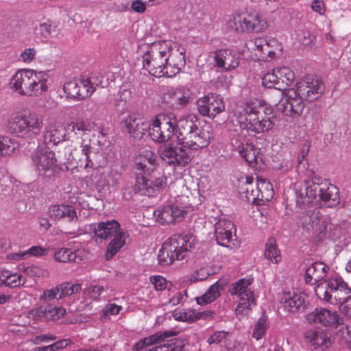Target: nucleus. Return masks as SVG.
<instances>
[{"label":"nucleus","instance_id":"1","mask_svg":"<svg viewBox=\"0 0 351 351\" xmlns=\"http://www.w3.org/2000/svg\"><path fill=\"white\" fill-rule=\"evenodd\" d=\"M324 90L322 82L308 75L298 82L296 88L288 89L278 105V110L286 117H298L304 108V100L313 101L319 98Z\"/></svg>","mask_w":351,"mask_h":351},{"label":"nucleus","instance_id":"2","mask_svg":"<svg viewBox=\"0 0 351 351\" xmlns=\"http://www.w3.org/2000/svg\"><path fill=\"white\" fill-rule=\"evenodd\" d=\"M236 116L243 136L264 133L274 125L272 109L261 104L247 102L238 108Z\"/></svg>","mask_w":351,"mask_h":351},{"label":"nucleus","instance_id":"3","mask_svg":"<svg viewBox=\"0 0 351 351\" xmlns=\"http://www.w3.org/2000/svg\"><path fill=\"white\" fill-rule=\"evenodd\" d=\"M212 126L208 123L200 125L198 117L193 114L181 117L177 123V139L179 144L191 149L206 147L213 138Z\"/></svg>","mask_w":351,"mask_h":351},{"label":"nucleus","instance_id":"4","mask_svg":"<svg viewBox=\"0 0 351 351\" xmlns=\"http://www.w3.org/2000/svg\"><path fill=\"white\" fill-rule=\"evenodd\" d=\"M49 75L31 69L18 70L11 77L10 88L21 96L39 97L49 89Z\"/></svg>","mask_w":351,"mask_h":351},{"label":"nucleus","instance_id":"5","mask_svg":"<svg viewBox=\"0 0 351 351\" xmlns=\"http://www.w3.org/2000/svg\"><path fill=\"white\" fill-rule=\"evenodd\" d=\"M317 297L332 305H340L351 317V288L341 278H332L319 283L315 288Z\"/></svg>","mask_w":351,"mask_h":351},{"label":"nucleus","instance_id":"6","mask_svg":"<svg viewBox=\"0 0 351 351\" xmlns=\"http://www.w3.org/2000/svg\"><path fill=\"white\" fill-rule=\"evenodd\" d=\"M195 238L188 234H175L166 239L158 254V263L162 266L172 265L176 261L184 260L195 247Z\"/></svg>","mask_w":351,"mask_h":351},{"label":"nucleus","instance_id":"7","mask_svg":"<svg viewBox=\"0 0 351 351\" xmlns=\"http://www.w3.org/2000/svg\"><path fill=\"white\" fill-rule=\"evenodd\" d=\"M43 128L42 117L31 112H16L10 115L7 122L8 131L23 139L31 140L37 137Z\"/></svg>","mask_w":351,"mask_h":351},{"label":"nucleus","instance_id":"8","mask_svg":"<svg viewBox=\"0 0 351 351\" xmlns=\"http://www.w3.org/2000/svg\"><path fill=\"white\" fill-rule=\"evenodd\" d=\"M67 132H73V137L75 139L81 140V152L84 156V168H93L94 164L90 158L92 146L90 143L91 137L97 134H102L99 125L90 119L77 118L71 120V123L66 128Z\"/></svg>","mask_w":351,"mask_h":351},{"label":"nucleus","instance_id":"9","mask_svg":"<svg viewBox=\"0 0 351 351\" xmlns=\"http://www.w3.org/2000/svg\"><path fill=\"white\" fill-rule=\"evenodd\" d=\"M168 49L169 41L166 40L156 41L147 45L142 55L143 69L156 77H167Z\"/></svg>","mask_w":351,"mask_h":351},{"label":"nucleus","instance_id":"10","mask_svg":"<svg viewBox=\"0 0 351 351\" xmlns=\"http://www.w3.org/2000/svg\"><path fill=\"white\" fill-rule=\"evenodd\" d=\"M104 77L99 73L80 75L67 80L63 91L68 98L82 101L91 97L97 88L103 87Z\"/></svg>","mask_w":351,"mask_h":351},{"label":"nucleus","instance_id":"11","mask_svg":"<svg viewBox=\"0 0 351 351\" xmlns=\"http://www.w3.org/2000/svg\"><path fill=\"white\" fill-rule=\"evenodd\" d=\"M230 27L237 34H261L267 29L268 22L258 12L241 11L232 15Z\"/></svg>","mask_w":351,"mask_h":351},{"label":"nucleus","instance_id":"12","mask_svg":"<svg viewBox=\"0 0 351 351\" xmlns=\"http://www.w3.org/2000/svg\"><path fill=\"white\" fill-rule=\"evenodd\" d=\"M339 189L326 180L313 178L306 183V195L309 202L317 196L322 205L326 207H335L339 203Z\"/></svg>","mask_w":351,"mask_h":351},{"label":"nucleus","instance_id":"13","mask_svg":"<svg viewBox=\"0 0 351 351\" xmlns=\"http://www.w3.org/2000/svg\"><path fill=\"white\" fill-rule=\"evenodd\" d=\"M167 186V178L161 173L146 176L138 174L130 189L134 194L156 197Z\"/></svg>","mask_w":351,"mask_h":351},{"label":"nucleus","instance_id":"14","mask_svg":"<svg viewBox=\"0 0 351 351\" xmlns=\"http://www.w3.org/2000/svg\"><path fill=\"white\" fill-rule=\"evenodd\" d=\"M177 123L178 121L173 114H158L148 124L149 135L155 142H167L173 136Z\"/></svg>","mask_w":351,"mask_h":351},{"label":"nucleus","instance_id":"15","mask_svg":"<svg viewBox=\"0 0 351 351\" xmlns=\"http://www.w3.org/2000/svg\"><path fill=\"white\" fill-rule=\"evenodd\" d=\"M32 161L40 176L50 178L54 176L57 168L55 152L47 147H37L32 154Z\"/></svg>","mask_w":351,"mask_h":351},{"label":"nucleus","instance_id":"16","mask_svg":"<svg viewBox=\"0 0 351 351\" xmlns=\"http://www.w3.org/2000/svg\"><path fill=\"white\" fill-rule=\"evenodd\" d=\"M178 332L173 330L160 331L156 332L149 337L141 339L135 346L136 351H182V346H176L174 344H169L166 346L165 343L155 346L152 348H148L149 346L154 344H161L165 343V341L171 337L176 336Z\"/></svg>","mask_w":351,"mask_h":351},{"label":"nucleus","instance_id":"17","mask_svg":"<svg viewBox=\"0 0 351 351\" xmlns=\"http://www.w3.org/2000/svg\"><path fill=\"white\" fill-rule=\"evenodd\" d=\"M71 121L64 126L58 121H50L45 127L43 131L44 142L46 145H57L60 142L68 141L73 137L72 132H67L66 128Z\"/></svg>","mask_w":351,"mask_h":351},{"label":"nucleus","instance_id":"18","mask_svg":"<svg viewBox=\"0 0 351 351\" xmlns=\"http://www.w3.org/2000/svg\"><path fill=\"white\" fill-rule=\"evenodd\" d=\"M167 77H171L178 73L186 64L185 49L178 43L169 42L167 53Z\"/></svg>","mask_w":351,"mask_h":351},{"label":"nucleus","instance_id":"19","mask_svg":"<svg viewBox=\"0 0 351 351\" xmlns=\"http://www.w3.org/2000/svg\"><path fill=\"white\" fill-rule=\"evenodd\" d=\"M252 47L254 55L260 60L267 61L276 57L277 51L280 50V45L275 38L258 37L252 40Z\"/></svg>","mask_w":351,"mask_h":351},{"label":"nucleus","instance_id":"20","mask_svg":"<svg viewBox=\"0 0 351 351\" xmlns=\"http://www.w3.org/2000/svg\"><path fill=\"white\" fill-rule=\"evenodd\" d=\"M197 107L200 114L213 119L225 110L223 98L217 94H208L197 101Z\"/></svg>","mask_w":351,"mask_h":351},{"label":"nucleus","instance_id":"21","mask_svg":"<svg viewBox=\"0 0 351 351\" xmlns=\"http://www.w3.org/2000/svg\"><path fill=\"white\" fill-rule=\"evenodd\" d=\"M213 53L215 66L223 71H232L239 65L240 56L233 49H217Z\"/></svg>","mask_w":351,"mask_h":351},{"label":"nucleus","instance_id":"22","mask_svg":"<svg viewBox=\"0 0 351 351\" xmlns=\"http://www.w3.org/2000/svg\"><path fill=\"white\" fill-rule=\"evenodd\" d=\"M160 158L174 167H185L191 158L185 149L182 147L171 145H163L158 149Z\"/></svg>","mask_w":351,"mask_h":351},{"label":"nucleus","instance_id":"23","mask_svg":"<svg viewBox=\"0 0 351 351\" xmlns=\"http://www.w3.org/2000/svg\"><path fill=\"white\" fill-rule=\"evenodd\" d=\"M191 100V92L185 86H178L165 92L162 97V103L171 108L186 106Z\"/></svg>","mask_w":351,"mask_h":351},{"label":"nucleus","instance_id":"24","mask_svg":"<svg viewBox=\"0 0 351 351\" xmlns=\"http://www.w3.org/2000/svg\"><path fill=\"white\" fill-rule=\"evenodd\" d=\"M186 211L178 205L169 204L159 207L154 211L153 215L156 223L166 226L180 221Z\"/></svg>","mask_w":351,"mask_h":351},{"label":"nucleus","instance_id":"25","mask_svg":"<svg viewBox=\"0 0 351 351\" xmlns=\"http://www.w3.org/2000/svg\"><path fill=\"white\" fill-rule=\"evenodd\" d=\"M307 319L309 323L335 328L342 324L337 311H331L325 308H315L308 315Z\"/></svg>","mask_w":351,"mask_h":351},{"label":"nucleus","instance_id":"26","mask_svg":"<svg viewBox=\"0 0 351 351\" xmlns=\"http://www.w3.org/2000/svg\"><path fill=\"white\" fill-rule=\"evenodd\" d=\"M233 232H235L234 223L225 219H219L215 223V239L217 243L226 247H232L234 244Z\"/></svg>","mask_w":351,"mask_h":351},{"label":"nucleus","instance_id":"27","mask_svg":"<svg viewBox=\"0 0 351 351\" xmlns=\"http://www.w3.org/2000/svg\"><path fill=\"white\" fill-rule=\"evenodd\" d=\"M237 151L252 168L255 170H260L263 168V155L260 149L252 144L241 143L237 147Z\"/></svg>","mask_w":351,"mask_h":351},{"label":"nucleus","instance_id":"28","mask_svg":"<svg viewBox=\"0 0 351 351\" xmlns=\"http://www.w3.org/2000/svg\"><path fill=\"white\" fill-rule=\"evenodd\" d=\"M48 215L53 221L65 220L68 222H73L78 219L75 208L71 205L66 204L49 206L48 208Z\"/></svg>","mask_w":351,"mask_h":351},{"label":"nucleus","instance_id":"29","mask_svg":"<svg viewBox=\"0 0 351 351\" xmlns=\"http://www.w3.org/2000/svg\"><path fill=\"white\" fill-rule=\"evenodd\" d=\"M127 132L134 138H140L148 128V123L136 112H130L123 121Z\"/></svg>","mask_w":351,"mask_h":351},{"label":"nucleus","instance_id":"30","mask_svg":"<svg viewBox=\"0 0 351 351\" xmlns=\"http://www.w3.org/2000/svg\"><path fill=\"white\" fill-rule=\"evenodd\" d=\"M136 168L145 173L152 171L156 167V156L149 147L142 149L135 160Z\"/></svg>","mask_w":351,"mask_h":351},{"label":"nucleus","instance_id":"31","mask_svg":"<svg viewBox=\"0 0 351 351\" xmlns=\"http://www.w3.org/2000/svg\"><path fill=\"white\" fill-rule=\"evenodd\" d=\"M273 196V190L271 185L265 179L261 178H257L256 189H252L251 191H249V188H246V197L250 198L252 197L253 199H265L268 200Z\"/></svg>","mask_w":351,"mask_h":351},{"label":"nucleus","instance_id":"32","mask_svg":"<svg viewBox=\"0 0 351 351\" xmlns=\"http://www.w3.org/2000/svg\"><path fill=\"white\" fill-rule=\"evenodd\" d=\"M328 267L322 262L311 264L306 271L305 280L306 283L315 285L324 279L327 274Z\"/></svg>","mask_w":351,"mask_h":351},{"label":"nucleus","instance_id":"33","mask_svg":"<svg viewBox=\"0 0 351 351\" xmlns=\"http://www.w3.org/2000/svg\"><path fill=\"white\" fill-rule=\"evenodd\" d=\"M305 340L315 348H327L331 345V339L322 330H308L304 333Z\"/></svg>","mask_w":351,"mask_h":351},{"label":"nucleus","instance_id":"34","mask_svg":"<svg viewBox=\"0 0 351 351\" xmlns=\"http://www.w3.org/2000/svg\"><path fill=\"white\" fill-rule=\"evenodd\" d=\"M171 195H173L176 202L180 204L178 207L185 210V208L193 206L189 195L191 194L188 187L182 183H175L172 186Z\"/></svg>","mask_w":351,"mask_h":351},{"label":"nucleus","instance_id":"35","mask_svg":"<svg viewBox=\"0 0 351 351\" xmlns=\"http://www.w3.org/2000/svg\"><path fill=\"white\" fill-rule=\"evenodd\" d=\"M119 229L120 224L117 221L110 220L99 223L93 232L97 238L106 240L115 234Z\"/></svg>","mask_w":351,"mask_h":351},{"label":"nucleus","instance_id":"36","mask_svg":"<svg viewBox=\"0 0 351 351\" xmlns=\"http://www.w3.org/2000/svg\"><path fill=\"white\" fill-rule=\"evenodd\" d=\"M300 221L303 228L306 231L314 230L321 233L324 229L321 223L318 211H308L302 215Z\"/></svg>","mask_w":351,"mask_h":351},{"label":"nucleus","instance_id":"37","mask_svg":"<svg viewBox=\"0 0 351 351\" xmlns=\"http://www.w3.org/2000/svg\"><path fill=\"white\" fill-rule=\"evenodd\" d=\"M283 307L287 312L298 311L304 303V298L299 294L285 293L282 298Z\"/></svg>","mask_w":351,"mask_h":351},{"label":"nucleus","instance_id":"38","mask_svg":"<svg viewBox=\"0 0 351 351\" xmlns=\"http://www.w3.org/2000/svg\"><path fill=\"white\" fill-rule=\"evenodd\" d=\"M108 244L106 252V259H111L125 245L127 234L123 232H117Z\"/></svg>","mask_w":351,"mask_h":351},{"label":"nucleus","instance_id":"39","mask_svg":"<svg viewBox=\"0 0 351 351\" xmlns=\"http://www.w3.org/2000/svg\"><path fill=\"white\" fill-rule=\"evenodd\" d=\"M25 280L22 275L18 274H9L8 271L0 274V285L15 288L23 285Z\"/></svg>","mask_w":351,"mask_h":351},{"label":"nucleus","instance_id":"40","mask_svg":"<svg viewBox=\"0 0 351 351\" xmlns=\"http://www.w3.org/2000/svg\"><path fill=\"white\" fill-rule=\"evenodd\" d=\"M265 256L274 264L278 263L281 261L280 252L274 238H269L267 240L265 245Z\"/></svg>","mask_w":351,"mask_h":351},{"label":"nucleus","instance_id":"41","mask_svg":"<svg viewBox=\"0 0 351 351\" xmlns=\"http://www.w3.org/2000/svg\"><path fill=\"white\" fill-rule=\"evenodd\" d=\"M239 297V304L235 310L237 315H243L244 311H247L248 308L254 303V293L251 290L244 292L242 295Z\"/></svg>","mask_w":351,"mask_h":351},{"label":"nucleus","instance_id":"42","mask_svg":"<svg viewBox=\"0 0 351 351\" xmlns=\"http://www.w3.org/2000/svg\"><path fill=\"white\" fill-rule=\"evenodd\" d=\"M221 289L222 287L218 282H216L202 297L197 298V303L202 305L213 302L219 296Z\"/></svg>","mask_w":351,"mask_h":351},{"label":"nucleus","instance_id":"43","mask_svg":"<svg viewBox=\"0 0 351 351\" xmlns=\"http://www.w3.org/2000/svg\"><path fill=\"white\" fill-rule=\"evenodd\" d=\"M18 143L9 137L0 138V160L1 158L10 155L17 149Z\"/></svg>","mask_w":351,"mask_h":351},{"label":"nucleus","instance_id":"44","mask_svg":"<svg viewBox=\"0 0 351 351\" xmlns=\"http://www.w3.org/2000/svg\"><path fill=\"white\" fill-rule=\"evenodd\" d=\"M76 251L71 249L62 247L56 251L55 260L60 263H69L77 261Z\"/></svg>","mask_w":351,"mask_h":351},{"label":"nucleus","instance_id":"45","mask_svg":"<svg viewBox=\"0 0 351 351\" xmlns=\"http://www.w3.org/2000/svg\"><path fill=\"white\" fill-rule=\"evenodd\" d=\"M173 317L177 321L189 323H192L199 318L194 311L189 309L176 310L173 313Z\"/></svg>","mask_w":351,"mask_h":351},{"label":"nucleus","instance_id":"46","mask_svg":"<svg viewBox=\"0 0 351 351\" xmlns=\"http://www.w3.org/2000/svg\"><path fill=\"white\" fill-rule=\"evenodd\" d=\"M262 84L264 86L267 87L269 88H276L278 89H281V86L280 85L278 74L276 73V69H274L271 71L265 73L262 77Z\"/></svg>","mask_w":351,"mask_h":351},{"label":"nucleus","instance_id":"47","mask_svg":"<svg viewBox=\"0 0 351 351\" xmlns=\"http://www.w3.org/2000/svg\"><path fill=\"white\" fill-rule=\"evenodd\" d=\"M275 69L280 85L285 84L288 86L294 80V73L289 67L282 66Z\"/></svg>","mask_w":351,"mask_h":351},{"label":"nucleus","instance_id":"48","mask_svg":"<svg viewBox=\"0 0 351 351\" xmlns=\"http://www.w3.org/2000/svg\"><path fill=\"white\" fill-rule=\"evenodd\" d=\"M58 288L60 294V298H62L79 292L81 289V285L64 282L58 285Z\"/></svg>","mask_w":351,"mask_h":351},{"label":"nucleus","instance_id":"49","mask_svg":"<svg viewBox=\"0 0 351 351\" xmlns=\"http://www.w3.org/2000/svg\"><path fill=\"white\" fill-rule=\"evenodd\" d=\"M64 153L66 155L68 154L66 160L64 162L65 164L70 165L71 167H82V159L77 157L79 153L77 149H71L70 147H66Z\"/></svg>","mask_w":351,"mask_h":351},{"label":"nucleus","instance_id":"50","mask_svg":"<svg viewBox=\"0 0 351 351\" xmlns=\"http://www.w3.org/2000/svg\"><path fill=\"white\" fill-rule=\"evenodd\" d=\"M28 316L37 322H47V304L45 306L40 305L32 308L28 312Z\"/></svg>","mask_w":351,"mask_h":351},{"label":"nucleus","instance_id":"51","mask_svg":"<svg viewBox=\"0 0 351 351\" xmlns=\"http://www.w3.org/2000/svg\"><path fill=\"white\" fill-rule=\"evenodd\" d=\"M149 280L154 285V289L158 291L169 289L172 286L171 282L167 281L164 277L160 275L150 276Z\"/></svg>","mask_w":351,"mask_h":351},{"label":"nucleus","instance_id":"52","mask_svg":"<svg viewBox=\"0 0 351 351\" xmlns=\"http://www.w3.org/2000/svg\"><path fill=\"white\" fill-rule=\"evenodd\" d=\"M19 269L25 275L31 278L41 277L45 275V271L37 265H22L19 266Z\"/></svg>","mask_w":351,"mask_h":351},{"label":"nucleus","instance_id":"53","mask_svg":"<svg viewBox=\"0 0 351 351\" xmlns=\"http://www.w3.org/2000/svg\"><path fill=\"white\" fill-rule=\"evenodd\" d=\"M66 314V310L62 306H53L51 304H47V322L56 321L63 317Z\"/></svg>","mask_w":351,"mask_h":351},{"label":"nucleus","instance_id":"54","mask_svg":"<svg viewBox=\"0 0 351 351\" xmlns=\"http://www.w3.org/2000/svg\"><path fill=\"white\" fill-rule=\"evenodd\" d=\"M132 98V92L128 88H120L114 99V104L119 107L125 105Z\"/></svg>","mask_w":351,"mask_h":351},{"label":"nucleus","instance_id":"55","mask_svg":"<svg viewBox=\"0 0 351 351\" xmlns=\"http://www.w3.org/2000/svg\"><path fill=\"white\" fill-rule=\"evenodd\" d=\"M249 285L250 282L248 280L245 279H241L232 285L230 291L232 295H237L238 296H241L244 292L250 291V289H248Z\"/></svg>","mask_w":351,"mask_h":351},{"label":"nucleus","instance_id":"56","mask_svg":"<svg viewBox=\"0 0 351 351\" xmlns=\"http://www.w3.org/2000/svg\"><path fill=\"white\" fill-rule=\"evenodd\" d=\"M71 343V341L69 339H62L52 343L49 346L45 347H37L34 349V351H56L59 349L66 348Z\"/></svg>","mask_w":351,"mask_h":351},{"label":"nucleus","instance_id":"57","mask_svg":"<svg viewBox=\"0 0 351 351\" xmlns=\"http://www.w3.org/2000/svg\"><path fill=\"white\" fill-rule=\"evenodd\" d=\"M267 328V322L265 318H261L254 326L253 337L259 340L265 335Z\"/></svg>","mask_w":351,"mask_h":351},{"label":"nucleus","instance_id":"58","mask_svg":"<svg viewBox=\"0 0 351 351\" xmlns=\"http://www.w3.org/2000/svg\"><path fill=\"white\" fill-rule=\"evenodd\" d=\"M60 290L58 285L50 289H47L40 295V299L45 301H51L55 299H61L60 298Z\"/></svg>","mask_w":351,"mask_h":351},{"label":"nucleus","instance_id":"59","mask_svg":"<svg viewBox=\"0 0 351 351\" xmlns=\"http://www.w3.org/2000/svg\"><path fill=\"white\" fill-rule=\"evenodd\" d=\"M55 27L56 25H54L53 21L48 20L40 24L39 30L41 35L47 38L51 36Z\"/></svg>","mask_w":351,"mask_h":351},{"label":"nucleus","instance_id":"60","mask_svg":"<svg viewBox=\"0 0 351 351\" xmlns=\"http://www.w3.org/2000/svg\"><path fill=\"white\" fill-rule=\"evenodd\" d=\"M36 56V51L33 48L25 49L20 55L21 60L25 63L32 62Z\"/></svg>","mask_w":351,"mask_h":351},{"label":"nucleus","instance_id":"61","mask_svg":"<svg viewBox=\"0 0 351 351\" xmlns=\"http://www.w3.org/2000/svg\"><path fill=\"white\" fill-rule=\"evenodd\" d=\"M104 287L99 285L90 286L88 288L87 292L90 298L96 300L104 291Z\"/></svg>","mask_w":351,"mask_h":351},{"label":"nucleus","instance_id":"62","mask_svg":"<svg viewBox=\"0 0 351 351\" xmlns=\"http://www.w3.org/2000/svg\"><path fill=\"white\" fill-rule=\"evenodd\" d=\"M312 10L320 15L324 14L326 8L323 0H313L311 3Z\"/></svg>","mask_w":351,"mask_h":351},{"label":"nucleus","instance_id":"63","mask_svg":"<svg viewBox=\"0 0 351 351\" xmlns=\"http://www.w3.org/2000/svg\"><path fill=\"white\" fill-rule=\"evenodd\" d=\"M28 258L30 256H40L45 254L47 252L46 248L41 246H32L26 250Z\"/></svg>","mask_w":351,"mask_h":351},{"label":"nucleus","instance_id":"64","mask_svg":"<svg viewBox=\"0 0 351 351\" xmlns=\"http://www.w3.org/2000/svg\"><path fill=\"white\" fill-rule=\"evenodd\" d=\"M121 309V306L117 305L114 303H110L106 306L104 313L105 316L116 315L120 312Z\"/></svg>","mask_w":351,"mask_h":351}]
</instances>
